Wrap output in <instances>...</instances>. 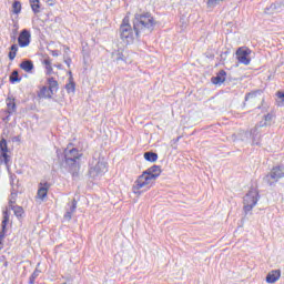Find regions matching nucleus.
<instances>
[{
    "label": "nucleus",
    "instance_id": "obj_1",
    "mask_svg": "<svg viewBox=\"0 0 284 284\" xmlns=\"http://www.w3.org/2000/svg\"><path fill=\"white\" fill-rule=\"evenodd\" d=\"M154 30V17L152 13H135L133 19V29L132 24H130V17H124L122 23L120 26V39L126 45L130 43H134V39H139L141 34H145V32H152Z\"/></svg>",
    "mask_w": 284,
    "mask_h": 284
},
{
    "label": "nucleus",
    "instance_id": "obj_2",
    "mask_svg": "<svg viewBox=\"0 0 284 284\" xmlns=\"http://www.w3.org/2000/svg\"><path fill=\"white\" fill-rule=\"evenodd\" d=\"M161 176V166L160 165H153L149 168L146 171H144L134 182L132 186L133 194H136L138 196H141L143 192H148L152 185H154L153 181H156Z\"/></svg>",
    "mask_w": 284,
    "mask_h": 284
},
{
    "label": "nucleus",
    "instance_id": "obj_3",
    "mask_svg": "<svg viewBox=\"0 0 284 284\" xmlns=\"http://www.w3.org/2000/svg\"><path fill=\"white\" fill-rule=\"evenodd\" d=\"M81 156L83 153L77 148H67L63 151L62 166L71 173L73 179H77L81 171Z\"/></svg>",
    "mask_w": 284,
    "mask_h": 284
},
{
    "label": "nucleus",
    "instance_id": "obj_4",
    "mask_svg": "<svg viewBox=\"0 0 284 284\" xmlns=\"http://www.w3.org/2000/svg\"><path fill=\"white\" fill-rule=\"evenodd\" d=\"M280 179H284V165L273 166L272 170L263 178V183L274 187Z\"/></svg>",
    "mask_w": 284,
    "mask_h": 284
},
{
    "label": "nucleus",
    "instance_id": "obj_5",
    "mask_svg": "<svg viewBox=\"0 0 284 284\" xmlns=\"http://www.w3.org/2000/svg\"><path fill=\"white\" fill-rule=\"evenodd\" d=\"M261 200V194H258V190L251 189L244 196L243 203H244V213L250 214L254 207H256V204Z\"/></svg>",
    "mask_w": 284,
    "mask_h": 284
},
{
    "label": "nucleus",
    "instance_id": "obj_6",
    "mask_svg": "<svg viewBox=\"0 0 284 284\" xmlns=\"http://www.w3.org/2000/svg\"><path fill=\"white\" fill-rule=\"evenodd\" d=\"M108 172V163L101 160L92 159L90 162L89 176L91 179H99Z\"/></svg>",
    "mask_w": 284,
    "mask_h": 284
},
{
    "label": "nucleus",
    "instance_id": "obj_7",
    "mask_svg": "<svg viewBox=\"0 0 284 284\" xmlns=\"http://www.w3.org/2000/svg\"><path fill=\"white\" fill-rule=\"evenodd\" d=\"M235 54L239 63H242L243 65H250V63H252V58H250L252 50L248 48L241 47L236 50Z\"/></svg>",
    "mask_w": 284,
    "mask_h": 284
},
{
    "label": "nucleus",
    "instance_id": "obj_8",
    "mask_svg": "<svg viewBox=\"0 0 284 284\" xmlns=\"http://www.w3.org/2000/svg\"><path fill=\"white\" fill-rule=\"evenodd\" d=\"M32 41V33H30V30L23 29L20 31L18 37V45L19 48H28Z\"/></svg>",
    "mask_w": 284,
    "mask_h": 284
},
{
    "label": "nucleus",
    "instance_id": "obj_9",
    "mask_svg": "<svg viewBox=\"0 0 284 284\" xmlns=\"http://www.w3.org/2000/svg\"><path fill=\"white\" fill-rule=\"evenodd\" d=\"M6 105H7V121L17 112V99H14V95L11 93L8 94L6 99Z\"/></svg>",
    "mask_w": 284,
    "mask_h": 284
},
{
    "label": "nucleus",
    "instance_id": "obj_10",
    "mask_svg": "<svg viewBox=\"0 0 284 284\" xmlns=\"http://www.w3.org/2000/svg\"><path fill=\"white\" fill-rule=\"evenodd\" d=\"M0 161L4 163V165H9L10 156L8 155V141L6 139H1L0 141Z\"/></svg>",
    "mask_w": 284,
    "mask_h": 284
},
{
    "label": "nucleus",
    "instance_id": "obj_11",
    "mask_svg": "<svg viewBox=\"0 0 284 284\" xmlns=\"http://www.w3.org/2000/svg\"><path fill=\"white\" fill-rule=\"evenodd\" d=\"M10 222V213L8 211H3V220L1 223V232H0V250H3V240L6 239V229L8 227V223Z\"/></svg>",
    "mask_w": 284,
    "mask_h": 284
},
{
    "label": "nucleus",
    "instance_id": "obj_12",
    "mask_svg": "<svg viewBox=\"0 0 284 284\" xmlns=\"http://www.w3.org/2000/svg\"><path fill=\"white\" fill-rule=\"evenodd\" d=\"M77 199H73L71 203H68L67 212L64 213L65 221H72V214L77 212Z\"/></svg>",
    "mask_w": 284,
    "mask_h": 284
},
{
    "label": "nucleus",
    "instance_id": "obj_13",
    "mask_svg": "<svg viewBox=\"0 0 284 284\" xmlns=\"http://www.w3.org/2000/svg\"><path fill=\"white\" fill-rule=\"evenodd\" d=\"M260 125H255V128L251 129V138H252V145H261V131Z\"/></svg>",
    "mask_w": 284,
    "mask_h": 284
},
{
    "label": "nucleus",
    "instance_id": "obj_14",
    "mask_svg": "<svg viewBox=\"0 0 284 284\" xmlns=\"http://www.w3.org/2000/svg\"><path fill=\"white\" fill-rule=\"evenodd\" d=\"M225 77H227V72L225 70H221L217 72L216 77L211 79L213 85H221V83H225Z\"/></svg>",
    "mask_w": 284,
    "mask_h": 284
},
{
    "label": "nucleus",
    "instance_id": "obj_15",
    "mask_svg": "<svg viewBox=\"0 0 284 284\" xmlns=\"http://www.w3.org/2000/svg\"><path fill=\"white\" fill-rule=\"evenodd\" d=\"M281 278V270H273L266 275V283H276Z\"/></svg>",
    "mask_w": 284,
    "mask_h": 284
},
{
    "label": "nucleus",
    "instance_id": "obj_16",
    "mask_svg": "<svg viewBox=\"0 0 284 284\" xmlns=\"http://www.w3.org/2000/svg\"><path fill=\"white\" fill-rule=\"evenodd\" d=\"M48 190H50V184H48V182H45L44 184L40 183V187L38 189V199H41V201H43V199H45V196H48Z\"/></svg>",
    "mask_w": 284,
    "mask_h": 284
},
{
    "label": "nucleus",
    "instance_id": "obj_17",
    "mask_svg": "<svg viewBox=\"0 0 284 284\" xmlns=\"http://www.w3.org/2000/svg\"><path fill=\"white\" fill-rule=\"evenodd\" d=\"M48 89L52 91L53 94H57L59 92V82L54 78H48L47 80Z\"/></svg>",
    "mask_w": 284,
    "mask_h": 284
},
{
    "label": "nucleus",
    "instance_id": "obj_18",
    "mask_svg": "<svg viewBox=\"0 0 284 284\" xmlns=\"http://www.w3.org/2000/svg\"><path fill=\"white\" fill-rule=\"evenodd\" d=\"M53 94L54 93L48 87H42L38 93V97L40 99H52Z\"/></svg>",
    "mask_w": 284,
    "mask_h": 284
},
{
    "label": "nucleus",
    "instance_id": "obj_19",
    "mask_svg": "<svg viewBox=\"0 0 284 284\" xmlns=\"http://www.w3.org/2000/svg\"><path fill=\"white\" fill-rule=\"evenodd\" d=\"M21 70H24V72H32L34 70V63H32L31 60H24L20 63Z\"/></svg>",
    "mask_w": 284,
    "mask_h": 284
},
{
    "label": "nucleus",
    "instance_id": "obj_20",
    "mask_svg": "<svg viewBox=\"0 0 284 284\" xmlns=\"http://www.w3.org/2000/svg\"><path fill=\"white\" fill-rule=\"evenodd\" d=\"M31 10L34 14H39L41 12V1L40 0H29Z\"/></svg>",
    "mask_w": 284,
    "mask_h": 284
},
{
    "label": "nucleus",
    "instance_id": "obj_21",
    "mask_svg": "<svg viewBox=\"0 0 284 284\" xmlns=\"http://www.w3.org/2000/svg\"><path fill=\"white\" fill-rule=\"evenodd\" d=\"M144 159L145 161H149V163H156V161H159V154L149 151L144 153Z\"/></svg>",
    "mask_w": 284,
    "mask_h": 284
},
{
    "label": "nucleus",
    "instance_id": "obj_22",
    "mask_svg": "<svg viewBox=\"0 0 284 284\" xmlns=\"http://www.w3.org/2000/svg\"><path fill=\"white\" fill-rule=\"evenodd\" d=\"M11 210L14 213V216H17V219H22L23 217V207L19 206V205H10Z\"/></svg>",
    "mask_w": 284,
    "mask_h": 284
},
{
    "label": "nucleus",
    "instance_id": "obj_23",
    "mask_svg": "<svg viewBox=\"0 0 284 284\" xmlns=\"http://www.w3.org/2000/svg\"><path fill=\"white\" fill-rule=\"evenodd\" d=\"M17 52H19V44H12L10 47L9 60L14 61L17 59Z\"/></svg>",
    "mask_w": 284,
    "mask_h": 284
},
{
    "label": "nucleus",
    "instance_id": "obj_24",
    "mask_svg": "<svg viewBox=\"0 0 284 284\" xmlns=\"http://www.w3.org/2000/svg\"><path fill=\"white\" fill-rule=\"evenodd\" d=\"M43 65H45V74L50 75L54 72L52 69V61L49 58L43 60Z\"/></svg>",
    "mask_w": 284,
    "mask_h": 284
},
{
    "label": "nucleus",
    "instance_id": "obj_25",
    "mask_svg": "<svg viewBox=\"0 0 284 284\" xmlns=\"http://www.w3.org/2000/svg\"><path fill=\"white\" fill-rule=\"evenodd\" d=\"M272 119H273V115L271 113H268V114L264 115V122L261 121L257 125L260 128H265V125H268V123L272 122Z\"/></svg>",
    "mask_w": 284,
    "mask_h": 284
},
{
    "label": "nucleus",
    "instance_id": "obj_26",
    "mask_svg": "<svg viewBox=\"0 0 284 284\" xmlns=\"http://www.w3.org/2000/svg\"><path fill=\"white\" fill-rule=\"evenodd\" d=\"M40 274H41V271L39 268H36L34 272L30 275L28 284H34L37 278H39Z\"/></svg>",
    "mask_w": 284,
    "mask_h": 284
},
{
    "label": "nucleus",
    "instance_id": "obj_27",
    "mask_svg": "<svg viewBox=\"0 0 284 284\" xmlns=\"http://www.w3.org/2000/svg\"><path fill=\"white\" fill-rule=\"evenodd\" d=\"M20 82H21V78H19V71L17 70L12 71L10 75V83H20Z\"/></svg>",
    "mask_w": 284,
    "mask_h": 284
},
{
    "label": "nucleus",
    "instance_id": "obj_28",
    "mask_svg": "<svg viewBox=\"0 0 284 284\" xmlns=\"http://www.w3.org/2000/svg\"><path fill=\"white\" fill-rule=\"evenodd\" d=\"M13 14H21V2L16 0L12 4Z\"/></svg>",
    "mask_w": 284,
    "mask_h": 284
},
{
    "label": "nucleus",
    "instance_id": "obj_29",
    "mask_svg": "<svg viewBox=\"0 0 284 284\" xmlns=\"http://www.w3.org/2000/svg\"><path fill=\"white\" fill-rule=\"evenodd\" d=\"M65 90L68 93L74 92V90H77V84L74 81H72V78H70V82L65 84Z\"/></svg>",
    "mask_w": 284,
    "mask_h": 284
},
{
    "label": "nucleus",
    "instance_id": "obj_30",
    "mask_svg": "<svg viewBox=\"0 0 284 284\" xmlns=\"http://www.w3.org/2000/svg\"><path fill=\"white\" fill-rule=\"evenodd\" d=\"M258 92H261V91H253V92L246 93L245 101H247L248 99H256V97H258Z\"/></svg>",
    "mask_w": 284,
    "mask_h": 284
},
{
    "label": "nucleus",
    "instance_id": "obj_31",
    "mask_svg": "<svg viewBox=\"0 0 284 284\" xmlns=\"http://www.w3.org/2000/svg\"><path fill=\"white\" fill-rule=\"evenodd\" d=\"M113 57H115V61H123V53L122 52L113 53Z\"/></svg>",
    "mask_w": 284,
    "mask_h": 284
},
{
    "label": "nucleus",
    "instance_id": "obj_32",
    "mask_svg": "<svg viewBox=\"0 0 284 284\" xmlns=\"http://www.w3.org/2000/svg\"><path fill=\"white\" fill-rule=\"evenodd\" d=\"M221 0H207V6H216Z\"/></svg>",
    "mask_w": 284,
    "mask_h": 284
},
{
    "label": "nucleus",
    "instance_id": "obj_33",
    "mask_svg": "<svg viewBox=\"0 0 284 284\" xmlns=\"http://www.w3.org/2000/svg\"><path fill=\"white\" fill-rule=\"evenodd\" d=\"M277 99H281V101H284V92L278 91L276 93Z\"/></svg>",
    "mask_w": 284,
    "mask_h": 284
},
{
    "label": "nucleus",
    "instance_id": "obj_34",
    "mask_svg": "<svg viewBox=\"0 0 284 284\" xmlns=\"http://www.w3.org/2000/svg\"><path fill=\"white\" fill-rule=\"evenodd\" d=\"M64 63L68 65V68H70V65L72 64V59L71 58L64 59Z\"/></svg>",
    "mask_w": 284,
    "mask_h": 284
},
{
    "label": "nucleus",
    "instance_id": "obj_35",
    "mask_svg": "<svg viewBox=\"0 0 284 284\" xmlns=\"http://www.w3.org/2000/svg\"><path fill=\"white\" fill-rule=\"evenodd\" d=\"M52 57H59V50L51 51Z\"/></svg>",
    "mask_w": 284,
    "mask_h": 284
},
{
    "label": "nucleus",
    "instance_id": "obj_36",
    "mask_svg": "<svg viewBox=\"0 0 284 284\" xmlns=\"http://www.w3.org/2000/svg\"><path fill=\"white\" fill-rule=\"evenodd\" d=\"M55 68H58V70H63V64H55Z\"/></svg>",
    "mask_w": 284,
    "mask_h": 284
},
{
    "label": "nucleus",
    "instance_id": "obj_37",
    "mask_svg": "<svg viewBox=\"0 0 284 284\" xmlns=\"http://www.w3.org/2000/svg\"><path fill=\"white\" fill-rule=\"evenodd\" d=\"M274 8H276V4H271V9H274Z\"/></svg>",
    "mask_w": 284,
    "mask_h": 284
},
{
    "label": "nucleus",
    "instance_id": "obj_38",
    "mask_svg": "<svg viewBox=\"0 0 284 284\" xmlns=\"http://www.w3.org/2000/svg\"><path fill=\"white\" fill-rule=\"evenodd\" d=\"M4 267H8V262L4 263Z\"/></svg>",
    "mask_w": 284,
    "mask_h": 284
},
{
    "label": "nucleus",
    "instance_id": "obj_39",
    "mask_svg": "<svg viewBox=\"0 0 284 284\" xmlns=\"http://www.w3.org/2000/svg\"><path fill=\"white\" fill-rule=\"evenodd\" d=\"M49 6H54V3L51 2V3H49Z\"/></svg>",
    "mask_w": 284,
    "mask_h": 284
},
{
    "label": "nucleus",
    "instance_id": "obj_40",
    "mask_svg": "<svg viewBox=\"0 0 284 284\" xmlns=\"http://www.w3.org/2000/svg\"><path fill=\"white\" fill-rule=\"evenodd\" d=\"M69 74H72V71H69Z\"/></svg>",
    "mask_w": 284,
    "mask_h": 284
},
{
    "label": "nucleus",
    "instance_id": "obj_41",
    "mask_svg": "<svg viewBox=\"0 0 284 284\" xmlns=\"http://www.w3.org/2000/svg\"><path fill=\"white\" fill-rule=\"evenodd\" d=\"M39 265H41V263H38V267H39Z\"/></svg>",
    "mask_w": 284,
    "mask_h": 284
},
{
    "label": "nucleus",
    "instance_id": "obj_42",
    "mask_svg": "<svg viewBox=\"0 0 284 284\" xmlns=\"http://www.w3.org/2000/svg\"><path fill=\"white\" fill-rule=\"evenodd\" d=\"M48 1H54V0H48Z\"/></svg>",
    "mask_w": 284,
    "mask_h": 284
}]
</instances>
